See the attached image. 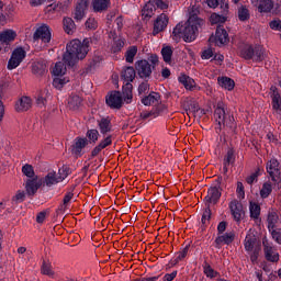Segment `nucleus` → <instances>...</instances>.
Listing matches in <instances>:
<instances>
[{
	"label": "nucleus",
	"instance_id": "obj_63",
	"mask_svg": "<svg viewBox=\"0 0 281 281\" xmlns=\"http://www.w3.org/2000/svg\"><path fill=\"white\" fill-rule=\"evenodd\" d=\"M155 7L158 8V10H168V3L164 2V0H154Z\"/></svg>",
	"mask_w": 281,
	"mask_h": 281
},
{
	"label": "nucleus",
	"instance_id": "obj_35",
	"mask_svg": "<svg viewBox=\"0 0 281 281\" xmlns=\"http://www.w3.org/2000/svg\"><path fill=\"white\" fill-rule=\"evenodd\" d=\"M80 104H82V99L78 94H74L68 98V106L72 111H76V109H79Z\"/></svg>",
	"mask_w": 281,
	"mask_h": 281
},
{
	"label": "nucleus",
	"instance_id": "obj_38",
	"mask_svg": "<svg viewBox=\"0 0 281 281\" xmlns=\"http://www.w3.org/2000/svg\"><path fill=\"white\" fill-rule=\"evenodd\" d=\"M273 192V184L271 182H265L259 192L261 199H268V196Z\"/></svg>",
	"mask_w": 281,
	"mask_h": 281
},
{
	"label": "nucleus",
	"instance_id": "obj_15",
	"mask_svg": "<svg viewBox=\"0 0 281 281\" xmlns=\"http://www.w3.org/2000/svg\"><path fill=\"white\" fill-rule=\"evenodd\" d=\"M111 144H113V136L108 135L106 137L101 139L100 143L92 149L91 157H98V155H100V153H102L104 148H108V146H111Z\"/></svg>",
	"mask_w": 281,
	"mask_h": 281
},
{
	"label": "nucleus",
	"instance_id": "obj_45",
	"mask_svg": "<svg viewBox=\"0 0 281 281\" xmlns=\"http://www.w3.org/2000/svg\"><path fill=\"white\" fill-rule=\"evenodd\" d=\"M179 82L181 85H183V87H186L187 89H192V87H194V79L188 77L187 75H181L178 78Z\"/></svg>",
	"mask_w": 281,
	"mask_h": 281
},
{
	"label": "nucleus",
	"instance_id": "obj_47",
	"mask_svg": "<svg viewBox=\"0 0 281 281\" xmlns=\"http://www.w3.org/2000/svg\"><path fill=\"white\" fill-rule=\"evenodd\" d=\"M86 137H88L89 142L95 144V142H98V139L100 138V132H98V130H88L86 133Z\"/></svg>",
	"mask_w": 281,
	"mask_h": 281
},
{
	"label": "nucleus",
	"instance_id": "obj_41",
	"mask_svg": "<svg viewBox=\"0 0 281 281\" xmlns=\"http://www.w3.org/2000/svg\"><path fill=\"white\" fill-rule=\"evenodd\" d=\"M250 218L257 221L260 217V204L256 202H250L249 204Z\"/></svg>",
	"mask_w": 281,
	"mask_h": 281
},
{
	"label": "nucleus",
	"instance_id": "obj_50",
	"mask_svg": "<svg viewBox=\"0 0 281 281\" xmlns=\"http://www.w3.org/2000/svg\"><path fill=\"white\" fill-rule=\"evenodd\" d=\"M237 14H238L239 21H243V22L249 21V9H247L245 7H240L238 9Z\"/></svg>",
	"mask_w": 281,
	"mask_h": 281
},
{
	"label": "nucleus",
	"instance_id": "obj_37",
	"mask_svg": "<svg viewBox=\"0 0 281 281\" xmlns=\"http://www.w3.org/2000/svg\"><path fill=\"white\" fill-rule=\"evenodd\" d=\"M123 47H124V38L114 37L111 46V52H113V54H117V52H122Z\"/></svg>",
	"mask_w": 281,
	"mask_h": 281
},
{
	"label": "nucleus",
	"instance_id": "obj_57",
	"mask_svg": "<svg viewBox=\"0 0 281 281\" xmlns=\"http://www.w3.org/2000/svg\"><path fill=\"white\" fill-rule=\"evenodd\" d=\"M157 115H159V113L154 112V111L142 112V113H140V117H142L143 120H148V119L153 120V117H157Z\"/></svg>",
	"mask_w": 281,
	"mask_h": 281
},
{
	"label": "nucleus",
	"instance_id": "obj_18",
	"mask_svg": "<svg viewBox=\"0 0 281 281\" xmlns=\"http://www.w3.org/2000/svg\"><path fill=\"white\" fill-rule=\"evenodd\" d=\"M105 102L111 106V109H122V94L120 92H112L105 99Z\"/></svg>",
	"mask_w": 281,
	"mask_h": 281
},
{
	"label": "nucleus",
	"instance_id": "obj_30",
	"mask_svg": "<svg viewBox=\"0 0 281 281\" xmlns=\"http://www.w3.org/2000/svg\"><path fill=\"white\" fill-rule=\"evenodd\" d=\"M0 37L4 43H7V45H10V43H12L14 38H16V32H14L13 30H4L0 32Z\"/></svg>",
	"mask_w": 281,
	"mask_h": 281
},
{
	"label": "nucleus",
	"instance_id": "obj_40",
	"mask_svg": "<svg viewBox=\"0 0 281 281\" xmlns=\"http://www.w3.org/2000/svg\"><path fill=\"white\" fill-rule=\"evenodd\" d=\"M76 30V23L71 18H65L64 19V31L66 34H74Z\"/></svg>",
	"mask_w": 281,
	"mask_h": 281
},
{
	"label": "nucleus",
	"instance_id": "obj_36",
	"mask_svg": "<svg viewBox=\"0 0 281 281\" xmlns=\"http://www.w3.org/2000/svg\"><path fill=\"white\" fill-rule=\"evenodd\" d=\"M123 97L127 104L133 100V83L125 81V85L123 86Z\"/></svg>",
	"mask_w": 281,
	"mask_h": 281
},
{
	"label": "nucleus",
	"instance_id": "obj_49",
	"mask_svg": "<svg viewBox=\"0 0 281 281\" xmlns=\"http://www.w3.org/2000/svg\"><path fill=\"white\" fill-rule=\"evenodd\" d=\"M42 273L44 276H48L49 278H54V270L52 269V263L44 261L42 265Z\"/></svg>",
	"mask_w": 281,
	"mask_h": 281
},
{
	"label": "nucleus",
	"instance_id": "obj_9",
	"mask_svg": "<svg viewBox=\"0 0 281 281\" xmlns=\"http://www.w3.org/2000/svg\"><path fill=\"white\" fill-rule=\"evenodd\" d=\"M33 41H42V43H49L52 41V30L47 24H42L38 26L34 34H33Z\"/></svg>",
	"mask_w": 281,
	"mask_h": 281
},
{
	"label": "nucleus",
	"instance_id": "obj_5",
	"mask_svg": "<svg viewBox=\"0 0 281 281\" xmlns=\"http://www.w3.org/2000/svg\"><path fill=\"white\" fill-rule=\"evenodd\" d=\"M266 170L271 179L273 181L274 186L280 190L281 188V171H280V162L276 158H271L267 165Z\"/></svg>",
	"mask_w": 281,
	"mask_h": 281
},
{
	"label": "nucleus",
	"instance_id": "obj_22",
	"mask_svg": "<svg viewBox=\"0 0 281 281\" xmlns=\"http://www.w3.org/2000/svg\"><path fill=\"white\" fill-rule=\"evenodd\" d=\"M221 199V189L218 187H211L207 191V195L205 196V201L207 203H216Z\"/></svg>",
	"mask_w": 281,
	"mask_h": 281
},
{
	"label": "nucleus",
	"instance_id": "obj_48",
	"mask_svg": "<svg viewBox=\"0 0 281 281\" xmlns=\"http://www.w3.org/2000/svg\"><path fill=\"white\" fill-rule=\"evenodd\" d=\"M236 161V156L234 155V149H228L226 157L224 158V168H227L231 164Z\"/></svg>",
	"mask_w": 281,
	"mask_h": 281
},
{
	"label": "nucleus",
	"instance_id": "obj_52",
	"mask_svg": "<svg viewBox=\"0 0 281 281\" xmlns=\"http://www.w3.org/2000/svg\"><path fill=\"white\" fill-rule=\"evenodd\" d=\"M25 201V191L19 190L12 198V203H23Z\"/></svg>",
	"mask_w": 281,
	"mask_h": 281
},
{
	"label": "nucleus",
	"instance_id": "obj_42",
	"mask_svg": "<svg viewBox=\"0 0 281 281\" xmlns=\"http://www.w3.org/2000/svg\"><path fill=\"white\" fill-rule=\"evenodd\" d=\"M255 48L250 45H245L240 50V56L246 60H252Z\"/></svg>",
	"mask_w": 281,
	"mask_h": 281
},
{
	"label": "nucleus",
	"instance_id": "obj_54",
	"mask_svg": "<svg viewBox=\"0 0 281 281\" xmlns=\"http://www.w3.org/2000/svg\"><path fill=\"white\" fill-rule=\"evenodd\" d=\"M86 27L87 30H98V21H95V18H89L86 21Z\"/></svg>",
	"mask_w": 281,
	"mask_h": 281
},
{
	"label": "nucleus",
	"instance_id": "obj_28",
	"mask_svg": "<svg viewBox=\"0 0 281 281\" xmlns=\"http://www.w3.org/2000/svg\"><path fill=\"white\" fill-rule=\"evenodd\" d=\"M111 5V0H92V8L94 12H102Z\"/></svg>",
	"mask_w": 281,
	"mask_h": 281
},
{
	"label": "nucleus",
	"instance_id": "obj_61",
	"mask_svg": "<svg viewBox=\"0 0 281 281\" xmlns=\"http://www.w3.org/2000/svg\"><path fill=\"white\" fill-rule=\"evenodd\" d=\"M207 5L209 8H218V0H204L201 5Z\"/></svg>",
	"mask_w": 281,
	"mask_h": 281
},
{
	"label": "nucleus",
	"instance_id": "obj_2",
	"mask_svg": "<svg viewBox=\"0 0 281 281\" xmlns=\"http://www.w3.org/2000/svg\"><path fill=\"white\" fill-rule=\"evenodd\" d=\"M89 54V38L83 40H72L66 46V53L63 56L65 65L68 67H74L79 60L87 58Z\"/></svg>",
	"mask_w": 281,
	"mask_h": 281
},
{
	"label": "nucleus",
	"instance_id": "obj_17",
	"mask_svg": "<svg viewBox=\"0 0 281 281\" xmlns=\"http://www.w3.org/2000/svg\"><path fill=\"white\" fill-rule=\"evenodd\" d=\"M89 7V0H80L75 9V21H82L85 19V12Z\"/></svg>",
	"mask_w": 281,
	"mask_h": 281
},
{
	"label": "nucleus",
	"instance_id": "obj_43",
	"mask_svg": "<svg viewBox=\"0 0 281 281\" xmlns=\"http://www.w3.org/2000/svg\"><path fill=\"white\" fill-rule=\"evenodd\" d=\"M64 74H67V67H65V64L63 61L56 63L55 67L53 68V75L55 77H60Z\"/></svg>",
	"mask_w": 281,
	"mask_h": 281
},
{
	"label": "nucleus",
	"instance_id": "obj_14",
	"mask_svg": "<svg viewBox=\"0 0 281 281\" xmlns=\"http://www.w3.org/2000/svg\"><path fill=\"white\" fill-rule=\"evenodd\" d=\"M88 145L89 139L77 137L72 145V154L76 155V157H82V150H85V148H87Z\"/></svg>",
	"mask_w": 281,
	"mask_h": 281
},
{
	"label": "nucleus",
	"instance_id": "obj_20",
	"mask_svg": "<svg viewBox=\"0 0 281 281\" xmlns=\"http://www.w3.org/2000/svg\"><path fill=\"white\" fill-rule=\"evenodd\" d=\"M47 72V64L44 60H37L32 64V74L34 76H45Z\"/></svg>",
	"mask_w": 281,
	"mask_h": 281
},
{
	"label": "nucleus",
	"instance_id": "obj_8",
	"mask_svg": "<svg viewBox=\"0 0 281 281\" xmlns=\"http://www.w3.org/2000/svg\"><path fill=\"white\" fill-rule=\"evenodd\" d=\"M214 120L221 126L222 124H226V126H232L234 124V116L229 115L228 119L225 114V108L223 104H218L214 111Z\"/></svg>",
	"mask_w": 281,
	"mask_h": 281
},
{
	"label": "nucleus",
	"instance_id": "obj_4",
	"mask_svg": "<svg viewBox=\"0 0 281 281\" xmlns=\"http://www.w3.org/2000/svg\"><path fill=\"white\" fill-rule=\"evenodd\" d=\"M69 177V169L67 167L59 168L58 172L49 171L44 179L42 180L43 186L46 188H52V186H56L65 181Z\"/></svg>",
	"mask_w": 281,
	"mask_h": 281
},
{
	"label": "nucleus",
	"instance_id": "obj_55",
	"mask_svg": "<svg viewBox=\"0 0 281 281\" xmlns=\"http://www.w3.org/2000/svg\"><path fill=\"white\" fill-rule=\"evenodd\" d=\"M210 218H212V211L210 209H205L202 214V224L207 225V223H210Z\"/></svg>",
	"mask_w": 281,
	"mask_h": 281
},
{
	"label": "nucleus",
	"instance_id": "obj_1",
	"mask_svg": "<svg viewBox=\"0 0 281 281\" xmlns=\"http://www.w3.org/2000/svg\"><path fill=\"white\" fill-rule=\"evenodd\" d=\"M202 23L203 20L199 19L198 15H190L184 24L178 23L176 25L172 31L171 38L176 41V43H179L181 38H183L186 43H192L193 41H196V37L199 36V29Z\"/></svg>",
	"mask_w": 281,
	"mask_h": 281
},
{
	"label": "nucleus",
	"instance_id": "obj_34",
	"mask_svg": "<svg viewBox=\"0 0 281 281\" xmlns=\"http://www.w3.org/2000/svg\"><path fill=\"white\" fill-rule=\"evenodd\" d=\"M135 56H137V46H130L125 52V61L133 65Z\"/></svg>",
	"mask_w": 281,
	"mask_h": 281
},
{
	"label": "nucleus",
	"instance_id": "obj_31",
	"mask_svg": "<svg viewBox=\"0 0 281 281\" xmlns=\"http://www.w3.org/2000/svg\"><path fill=\"white\" fill-rule=\"evenodd\" d=\"M259 12H271L273 10V1L271 0H257Z\"/></svg>",
	"mask_w": 281,
	"mask_h": 281
},
{
	"label": "nucleus",
	"instance_id": "obj_32",
	"mask_svg": "<svg viewBox=\"0 0 281 281\" xmlns=\"http://www.w3.org/2000/svg\"><path fill=\"white\" fill-rule=\"evenodd\" d=\"M267 58V50L262 47H255V50L252 53V60L255 63H262Z\"/></svg>",
	"mask_w": 281,
	"mask_h": 281
},
{
	"label": "nucleus",
	"instance_id": "obj_10",
	"mask_svg": "<svg viewBox=\"0 0 281 281\" xmlns=\"http://www.w3.org/2000/svg\"><path fill=\"white\" fill-rule=\"evenodd\" d=\"M169 18L166 13H161L154 22L153 36H157L160 32H164L168 27Z\"/></svg>",
	"mask_w": 281,
	"mask_h": 281
},
{
	"label": "nucleus",
	"instance_id": "obj_51",
	"mask_svg": "<svg viewBox=\"0 0 281 281\" xmlns=\"http://www.w3.org/2000/svg\"><path fill=\"white\" fill-rule=\"evenodd\" d=\"M210 21L213 25H216L218 23H225V21H227L226 16L213 13L211 14Z\"/></svg>",
	"mask_w": 281,
	"mask_h": 281
},
{
	"label": "nucleus",
	"instance_id": "obj_12",
	"mask_svg": "<svg viewBox=\"0 0 281 281\" xmlns=\"http://www.w3.org/2000/svg\"><path fill=\"white\" fill-rule=\"evenodd\" d=\"M41 186H43V180L38 179V177L27 179L25 182L26 194L29 196H34V194L38 192Z\"/></svg>",
	"mask_w": 281,
	"mask_h": 281
},
{
	"label": "nucleus",
	"instance_id": "obj_46",
	"mask_svg": "<svg viewBox=\"0 0 281 281\" xmlns=\"http://www.w3.org/2000/svg\"><path fill=\"white\" fill-rule=\"evenodd\" d=\"M67 82H69V79L67 77H55L53 80V86L55 87V89H61L63 87H65V85H67Z\"/></svg>",
	"mask_w": 281,
	"mask_h": 281
},
{
	"label": "nucleus",
	"instance_id": "obj_44",
	"mask_svg": "<svg viewBox=\"0 0 281 281\" xmlns=\"http://www.w3.org/2000/svg\"><path fill=\"white\" fill-rule=\"evenodd\" d=\"M22 175H24V177H27L29 179H34V177H38L34 172V167L32 165H30V164H25L22 167Z\"/></svg>",
	"mask_w": 281,
	"mask_h": 281
},
{
	"label": "nucleus",
	"instance_id": "obj_60",
	"mask_svg": "<svg viewBox=\"0 0 281 281\" xmlns=\"http://www.w3.org/2000/svg\"><path fill=\"white\" fill-rule=\"evenodd\" d=\"M204 273L207 278H216V271H214L210 266L204 267Z\"/></svg>",
	"mask_w": 281,
	"mask_h": 281
},
{
	"label": "nucleus",
	"instance_id": "obj_27",
	"mask_svg": "<svg viewBox=\"0 0 281 281\" xmlns=\"http://www.w3.org/2000/svg\"><path fill=\"white\" fill-rule=\"evenodd\" d=\"M135 68L133 66L125 67L122 71V78L124 82H133L135 80Z\"/></svg>",
	"mask_w": 281,
	"mask_h": 281
},
{
	"label": "nucleus",
	"instance_id": "obj_26",
	"mask_svg": "<svg viewBox=\"0 0 281 281\" xmlns=\"http://www.w3.org/2000/svg\"><path fill=\"white\" fill-rule=\"evenodd\" d=\"M155 10H156L155 0H149L142 10V14L144 19H150V16L155 14Z\"/></svg>",
	"mask_w": 281,
	"mask_h": 281
},
{
	"label": "nucleus",
	"instance_id": "obj_3",
	"mask_svg": "<svg viewBox=\"0 0 281 281\" xmlns=\"http://www.w3.org/2000/svg\"><path fill=\"white\" fill-rule=\"evenodd\" d=\"M159 64V57L157 55H150L148 60L139 59L135 63V70L139 78H150L153 69Z\"/></svg>",
	"mask_w": 281,
	"mask_h": 281
},
{
	"label": "nucleus",
	"instance_id": "obj_13",
	"mask_svg": "<svg viewBox=\"0 0 281 281\" xmlns=\"http://www.w3.org/2000/svg\"><path fill=\"white\" fill-rule=\"evenodd\" d=\"M235 238H236V234L234 232H228L223 235H218L215 239V247L217 249H221L222 245H232Z\"/></svg>",
	"mask_w": 281,
	"mask_h": 281
},
{
	"label": "nucleus",
	"instance_id": "obj_64",
	"mask_svg": "<svg viewBox=\"0 0 281 281\" xmlns=\"http://www.w3.org/2000/svg\"><path fill=\"white\" fill-rule=\"evenodd\" d=\"M177 270H173L171 273H166L162 278L164 281H172L175 278H177Z\"/></svg>",
	"mask_w": 281,
	"mask_h": 281
},
{
	"label": "nucleus",
	"instance_id": "obj_23",
	"mask_svg": "<svg viewBox=\"0 0 281 281\" xmlns=\"http://www.w3.org/2000/svg\"><path fill=\"white\" fill-rule=\"evenodd\" d=\"M217 82L222 89H226V91H233L236 83L229 77H218Z\"/></svg>",
	"mask_w": 281,
	"mask_h": 281
},
{
	"label": "nucleus",
	"instance_id": "obj_39",
	"mask_svg": "<svg viewBox=\"0 0 281 281\" xmlns=\"http://www.w3.org/2000/svg\"><path fill=\"white\" fill-rule=\"evenodd\" d=\"M161 56L162 60L167 63V65H170V63H172V47L164 46L161 48Z\"/></svg>",
	"mask_w": 281,
	"mask_h": 281
},
{
	"label": "nucleus",
	"instance_id": "obj_33",
	"mask_svg": "<svg viewBox=\"0 0 281 281\" xmlns=\"http://www.w3.org/2000/svg\"><path fill=\"white\" fill-rule=\"evenodd\" d=\"M272 91V109H274V111H281V95L278 91H276V87L271 88Z\"/></svg>",
	"mask_w": 281,
	"mask_h": 281
},
{
	"label": "nucleus",
	"instance_id": "obj_19",
	"mask_svg": "<svg viewBox=\"0 0 281 281\" xmlns=\"http://www.w3.org/2000/svg\"><path fill=\"white\" fill-rule=\"evenodd\" d=\"M263 246L266 259L269 260V262H278V260H280V254L267 243H263Z\"/></svg>",
	"mask_w": 281,
	"mask_h": 281
},
{
	"label": "nucleus",
	"instance_id": "obj_58",
	"mask_svg": "<svg viewBox=\"0 0 281 281\" xmlns=\"http://www.w3.org/2000/svg\"><path fill=\"white\" fill-rule=\"evenodd\" d=\"M212 56H214V50H212V48H207L202 52L201 58L202 60H210Z\"/></svg>",
	"mask_w": 281,
	"mask_h": 281
},
{
	"label": "nucleus",
	"instance_id": "obj_6",
	"mask_svg": "<svg viewBox=\"0 0 281 281\" xmlns=\"http://www.w3.org/2000/svg\"><path fill=\"white\" fill-rule=\"evenodd\" d=\"M25 56H27L25 49L23 47H16L11 54L7 69L10 71H12V69H16V67H19V65L25 60Z\"/></svg>",
	"mask_w": 281,
	"mask_h": 281
},
{
	"label": "nucleus",
	"instance_id": "obj_11",
	"mask_svg": "<svg viewBox=\"0 0 281 281\" xmlns=\"http://www.w3.org/2000/svg\"><path fill=\"white\" fill-rule=\"evenodd\" d=\"M229 210L233 215L234 221L240 223L243 221V216H245V211L243 210V204L238 202V200H233L229 203Z\"/></svg>",
	"mask_w": 281,
	"mask_h": 281
},
{
	"label": "nucleus",
	"instance_id": "obj_29",
	"mask_svg": "<svg viewBox=\"0 0 281 281\" xmlns=\"http://www.w3.org/2000/svg\"><path fill=\"white\" fill-rule=\"evenodd\" d=\"M254 245H256V235L254 231H249L245 238V249L246 251H254Z\"/></svg>",
	"mask_w": 281,
	"mask_h": 281
},
{
	"label": "nucleus",
	"instance_id": "obj_21",
	"mask_svg": "<svg viewBox=\"0 0 281 281\" xmlns=\"http://www.w3.org/2000/svg\"><path fill=\"white\" fill-rule=\"evenodd\" d=\"M98 126L101 135H106V133H111V131H113V125L111 124L110 117H102L99 120Z\"/></svg>",
	"mask_w": 281,
	"mask_h": 281
},
{
	"label": "nucleus",
	"instance_id": "obj_56",
	"mask_svg": "<svg viewBox=\"0 0 281 281\" xmlns=\"http://www.w3.org/2000/svg\"><path fill=\"white\" fill-rule=\"evenodd\" d=\"M270 232H271V236H272L273 240H276V243L281 245V229L276 228V229H272Z\"/></svg>",
	"mask_w": 281,
	"mask_h": 281
},
{
	"label": "nucleus",
	"instance_id": "obj_16",
	"mask_svg": "<svg viewBox=\"0 0 281 281\" xmlns=\"http://www.w3.org/2000/svg\"><path fill=\"white\" fill-rule=\"evenodd\" d=\"M32 109V99L30 97H21L15 102V111L18 113H23L25 111H30Z\"/></svg>",
	"mask_w": 281,
	"mask_h": 281
},
{
	"label": "nucleus",
	"instance_id": "obj_59",
	"mask_svg": "<svg viewBox=\"0 0 281 281\" xmlns=\"http://www.w3.org/2000/svg\"><path fill=\"white\" fill-rule=\"evenodd\" d=\"M150 90V86H148L147 82H143L139 85L138 87V93L139 95L144 94V93H148V91Z\"/></svg>",
	"mask_w": 281,
	"mask_h": 281
},
{
	"label": "nucleus",
	"instance_id": "obj_7",
	"mask_svg": "<svg viewBox=\"0 0 281 281\" xmlns=\"http://www.w3.org/2000/svg\"><path fill=\"white\" fill-rule=\"evenodd\" d=\"M209 43H213L217 47H223V45H227V43H229V35L225 29L217 27L215 34L211 35L209 38Z\"/></svg>",
	"mask_w": 281,
	"mask_h": 281
},
{
	"label": "nucleus",
	"instance_id": "obj_25",
	"mask_svg": "<svg viewBox=\"0 0 281 281\" xmlns=\"http://www.w3.org/2000/svg\"><path fill=\"white\" fill-rule=\"evenodd\" d=\"M279 223H280V217L278 216V213L270 212L268 214V229H269V232H273V229H278Z\"/></svg>",
	"mask_w": 281,
	"mask_h": 281
},
{
	"label": "nucleus",
	"instance_id": "obj_62",
	"mask_svg": "<svg viewBox=\"0 0 281 281\" xmlns=\"http://www.w3.org/2000/svg\"><path fill=\"white\" fill-rule=\"evenodd\" d=\"M270 29L276 30L277 32H281V21L280 20H273L270 22Z\"/></svg>",
	"mask_w": 281,
	"mask_h": 281
},
{
	"label": "nucleus",
	"instance_id": "obj_24",
	"mask_svg": "<svg viewBox=\"0 0 281 281\" xmlns=\"http://www.w3.org/2000/svg\"><path fill=\"white\" fill-rule=\"evenodd\" d=\"M161 99V95L157 92H151L149 95L142 99V103L145 106H150L153 104H159V100Z\"/></svg>",
	"mask_w": 281,
	"mask_h": 281
},
{
	"label": "nucleus",
	"instance_id": "obj_53",
	"mask_svg": "<svg viewBox=\"0 0 281 281\" xmlns=\"http://www.w3.org/2000/svg\"><path fill=\"white\" fill-rule=\"evenodd\" d=\"M190 248L188 246H186L180 252L177 254L176 259H175V265L181 262V260H183V258H186V256H188V250Z\"/></svg>",
	"mask_w": 281,
	"mask_h": 281
}]
</instances>
